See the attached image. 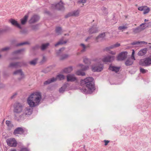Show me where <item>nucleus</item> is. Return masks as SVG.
I'll return each instance as SVG.
<instances>
[{"instance_id": "25", "label": "nucleus", "mask_w": 151, "mask_h": 151, "mask_svg": "<svg viewBox=\"0 0 151 151\" xmlns=\"http://www.w3.org/2000/svg\"><path fill=\"white\" fill-rule=\"evenodd\" d=\"M79 46L81 49V52H83L86 51V49L88 47V45H86L83 43H81L80 44Z\"/></svg>"}, {"instance_id": "14", "label": "nucleus", "mask_w": 151, "mask_h": 151, "mask_svg": "<svg viewBox=\"0 0 151 151\" xmlns=\"http://www.w3.org/2000/svg\"><path fill=\"white\" fill-rule=\"evenodd\" d=\"M145 24V23H143L141 24L138 27L134 29H133L134 32L135 33H137L144 30L145 28V26L144 25Z\"/></svg>"}, {"instance_id": "35", "label": "nucleus", "mask_w": 151, "mask_h": 151, "mask_svg": "<svg viewBox=\"0 0 151 151\" xmlns=\"http://www.w3.org/2000/svg\"><path fill=\"white\" fill-rule=\"evenodd\" d=\"M133 63V61H132L131 59V58H129L128 59L126 60L125 64L126 65L128 66L132 65Z\"/></svg>"}, {"instance_id": "55", "label": "nucleus", "mask_w": 151, "mask_h": 151, "mask_svg": "<svg viewBox=\"0 0 151 151\" xmlns=\"http://www.w3.org/2000/svg\"><path fill=\"white\" fill-rule=\"evenodd\" d=\"M131 59H132L134 60H135V58H134V55H132Z\"/></svg>"}, {"instance_id": "50", "label": "nucleus", "mask_w": 151, "mask_h": 151, "mask_svg": "<svg viewBox=\"0 0 151 151\" xmlns=\"http://www.w3.org/2000/svg\"><path fill=\"white\" fill-rule=\"evenodd\" d=\"M20 151H29L28 150L27 148H22Z\"/></svg>"}, {"instance_id": "16", "label": "nucleus", "mask_w": 151, "mask_h": 151, "mask_svg": "<svg viewBox=\"0 0 151 151\" xmlns=\"http://www.w3.org/2000/svg\"><path fill=\"white\" fill-rule=\"evenodd\" d=\"M13 73L14 75H19L21 76V77L19 78V80H21L25 77V76L23 73L21 69L17 70L15 71Z\"/></svg>"}, {"instance_id": "36", "label": "nucleus", "mask_w": 151, "mask_h": 151, "mask_svg": "<svg viewBox=\"0 0 151 151\" xmlns=\"http://www.w3.org/2000/svg\"><path fill=\"white\" fill-rule=\"evenodd\" d=\"M56 32L58 35L60 34L62 32V29L61 27H56Z\"/></svg>"}, {"instance_id": "6", "label": "nucleus", "mask_w": 151, "mask_h": 151, "mask_svg": "<svg viewBox=\"0 0 151 151\" xmlns=\"http://www.w3.org/2000/svg\"><path fill=\"white\" fill-rule=\"evenodd\" d=\"M140 65L145 66H148L151 65V55L149 57L141 59L139 61Z\"/></svg>"}, {"instance_id": "4", "label": "nucleus", "mask_w": 151, "mask_h": 151, "mask_svg": "<svg viewBox=\"0 0 151 151\" xmlns=\"http://www.w3.org/2000/svg\"><path fill=\"white\" fill-rule=\"evenodd\" d=\"M65 76L62 74H59L57 75L56 78H52L45 81L44 84L45 85H47L53 82L56 81L57 79L59 80H62L64 79Z\"/></svg>"}, {"instance_id": "27", "label": "nucleus", "mask_w": 151, "mask_h": 151, "mask_svg": "<svg viewBox=\"0 0 151 151\" xmlns=\"http://www.w3.org/2000/svg\"><path fill=\"white\" fill-rule=\"evenodd\" d=\"M73 70V67L72 66H70L64 69L63 71L65 73H70Z\"/></svg>"}, {"instance_id": "7", "label": "nucleus", "mask_w": 151, "mask_h": 151, "mask_svg": "<svg viewBox=\"0 0 151 151\" xmlns=\"http://www.w3.org/2000/svg\"><path fill=\"white\" fill-rule=\"evenodd\" d=\"M103 65L100 62H98L91 66L92 70L94 72H100L103 70Z\"/></svg>"}, {"instance_id": "1", "label": "nucleus", "mask_w": 151, "mask_h": 151, "mask_svg": "<svg viewBox=\"0 0 151 151\" xmlns=\"http://www.w3.org/2000/svg\"><path fill=\"white\" fill-rule=\"evenodd\" d=\"M42 96L40 92H36L32 93L27 98V103L29 107H26L23 113L18 116L14 115V119L17 121L24 120L26 117L31 115L33 111L32 107L38 106L40 103Z\"/></svg>"}, {"instance_id": "53", "label": "nucleus", "mask_w": 151, "mask_h": 151, "mask_svg": "<svg viewBox=\"0 0 151 151\" xmlns=\"http://www.w3.org/2000/svg\"><path fill=\"white\" fill-rule=\"evenodd\" d=\"M91 38V37L89 36L87 37V38L85 40V41L87 42L88 40H89Z\"/></svg>"}, {"instance_id": "59", "label": "nucleus", "mask_w": 151, "mask_h": 151, "mask_svg": "<svg viewBox=\"0 0 151 151\" xmlns=\"http://www.w3.org/2000/svg\"><path fill=\"white\" fill-rule=\"evenodd\" d=\"M18 58L16 57V58H15L14 59H18Z\"/></svg>"}, {"instance_id": "49", "label": "nucleus", "mask_w": 151, "mask_h": 151, "mask_svg": "<svg viewBox=\"0 0 151 151\" xmlns=\"http://www.w3.org/2000/svg\"><path fill=\"white\" fill-rule=\"evenodd\" d=\"M101 9L102 11H105V13H106V12H107V9L105 7H103L102 8H101Z\"/></svg>"}, {"instance_id": "3", "label": "nucleus", "mask_w": 151, "mask_h": 151, "mask_svg": "<svg viewBox=\"0 0 151 151\" xmlns=\"http://www.w3.org/2000/svg\"><path fill=\"white\" fill-rule=\"evenodd\" d=\"M78 66L81 68V69L78 70L76 72V75L79 76H85L86 73L84 71L88 69V66H85L82 64H79Z\"/></svg>"}, {"instance_id": "10", "label": "nucleus", "mask_w": 151, "mask_h": 151, "mask_svg": "<svg viewBox=\"0 0 151 151\" xmlns=\"http://www.w3.org/2000/svg\"><path fill=\"white\" fill-rule=\"evenodd\" d=\"M138 9L139 11H143L144 14H147L150 10V8L146 6H139L138 8Z\"/></svg>"}, {"instance_id": "42", "label": "nucleus", "mask_w": 151, "mask_h": 151, "mask_svg": "<svg viewBox=\"0 0 151 151\" xmlns=\"http://www.w3.org/2000/svg\"><path fill=\"white\" fill-rule=\"evenodd\" d=\"M29 44V42H21V43L17 44L16 45V46H19Z\"/></svg>"}, {"instance_id": "18", "label": "nucleus", "mask_w": 151, "mask_h": 151, "mask_svg": "<svg viewBox=\"0 0 151 151\" xmlns=\"http://www.w3.org/2000/svg\"><path fill=\"white\" fill-rule=\"evenodd\" d=\"M9 22L13 25L17 27L20 29H22V27L15 20L13 19H11L9 20Z\"/></svg>"}, {"instance_id": "23", "label": "nucleus", "mask_w": 151, "mask_h": 151, "mask_svg": "<svg viewBox=\"0 0 151 151\" xmlns=\"http://www.w3.org/2000/svg\"><path fill=\"white\" fill-rule=\"evenodd\" d=\"M23 132V129L21 127H18L16 129L14 132V134L15 135L20 134H22Z\"/></svg>"}, {"instance_id": "45", "label": "nucleus", "mask_w": 151, "mask_h": 151, "mask_svg": "<svg viewBox=\"0 0 151 151\" xmlns=\"http://www.w3.org/2000/svg\"><path fill=\"white\" fill-rule=\"evenodd\" d=\"M140 71L141 73H145L147 72V70H145L142 68H140Z\"/></svg>"}, {"instance_id": "56", "label": "nucleus", "mask_w": 151, "mask_h": 151, "mask_svg": "<svg viewBox=\"0 0 151 151\" xmlns=\"http://www.w3.org/2000/svg\"><path fill=\"white\" fill-rule=\"evenodd\" d=\"M134 50H132V55H134Z\"/></svg>"}, {"instance_id": "51", "label": "nucleus", "mask_w": 151, "mask_h": 151, "mask_svg": "<svg viewBox=\"0 0 151 151\" xmlns=\"http://www.w3.org/2000/svg\"><path fill=\"white\" fill-rule=\"evenodd\" d=\"M17 95V93H14L13 95L12 96H11V98L12 99H13V98L14 97L16 96V95Z\"/></svg>"}, {"instance_id": "22", "label": "nucleus", "mask_w": 151, "mask_h": 151, "mask_svg": "<svg viewBox=\"0 0 151 151\" xmlns=\"http://www.w3.org/2000/svg\"><path fill=\"white\" fill-rule=\"evenodd\" d=\"M120 46V44L118 43H117L115 44L111 45V46L109 47H106L105 49V50L106 51H108L111 49H114V48L118 47Z\"/></svg>"}, {"instance_id": "40", "label": "nucleus", "mask_w": 151, "mask_h": 151, "mask_svg": "<svg viewBox=\"0 0 151 151\" xmlns=\"http://www.w3.org/2000/svg\"><path fill=\"white\" fill-rule=\"evenodd\" d=\"M10 29L9 27H6L5 29L1 28L0 29V34H1L4 32H6L7 30L9 29Z\"/></svg>"}, {"instance_id": "26", "label": "nucleus", "mask_w": 151, "mask_h": 151, "mask_svg": "<svg viewBox=\"0 0 151 151\" xmlns=\"http://www.w3.org/2000/svg\"><path fill=\"white\" fill-rule=\"evenodd\" d=\"M147 49L144 48L140 50L138 52V55L139 56H142L145 55L147 53Z\"/></svg>"}, {"instance_id": "58", "label": "nucleus", "mask_w": 151, "mask_h": 151, "mask_svg": "<svg viewBox=\"0 0 151 151\" xmlns=\"http://www.w3.org/2000/svg\"><path fill=\"white\" fill-rule=\"evenodd\" d=\"M144 21L145 22H147L148 21V20L147 19H145Z\"/></svg>"}, {"instance_id": "31", "label": "nucleus", "mask_w": 151, "mask_h": 151, "mask_svg": "<svg viewBox=\"0 0 151 151\" xmlns=\"http://www.w3.org/2000/svg\"><path fill=\"white\" fill-rule=\"evenodd\" d=\"M28 17V15H25L24 17L21 19V23L22 24H24L27 21Z\"/></svg>"}, {"instance_id": "39", "label": "nucleus", "mask_w": 151, "mask_h": 151, "mask_svg": "<svg viewBox=\"0 0 151 151\" xmlns=\"http://www.w3.org/2000/svg\"><path fill=\"white\" fill-rule=\"evenodd\" d=\"M128 28V27L126 25H123L122 26H119L118 27V29L120 30H122V31L123 30H125L127 29Z\"/></svg>"}, {"instance_id": "47", "label": "nucleus", "mask_w": 151, "mask_h": 151, "mask_svg": "<svg viewBox=\"0 0 151 151\" xmlns=\"http://www.w3.org/2000/svg\"><path fill=\"white\" fill-rule=\"evenodd\" d=\"M104 142H105V145L106 146L109 142L110 141L109 140H104Z\"/></svg>"}, {"instance_id": "33", "label": "nucleus", "mask_w": 151, "mask_h": 151, "mask_svg": "<svg viewBox=\"0 0 151 151\" xmlns=\"http://www.w3.org/2000/svg\"><path fill=\"white\" fill-rule=\"evenodd\" d=\"M49 45V43H47L42 44L41 47V49L42 50H44L46 49Z\"/></svg>"}, {"instance_id": "20", "label": "nucleus", "mask_w": 151, "mask_h": 151, "mask_svg": "<svg viewBox=\"0 0 151 151\" xmlns=\"http://www.w3.org/2000/svg\"><path fill=\"white\" fill-rule=\"evenodd\" d=\"M79 11L77 10L68 13L65 17L66 18H67L71 16H77L79 15Z\"/></svg>"}, {"instance_id": "2", "label": "nucleus", "mask_w": 151, "mask_h": 151, "mask_svg": "<svg viewBox=\"0 0 151 151\" xmlns=\"http://www.w3.org/2000/svg\"><path fill=\"white\" fill-rule=\"evenodd\" d=\"M93 81V78L92 77H87L81 81L80 84L82 86V91L84 93L91 94L95 90Z\"/></svg>"}, {"instance_id": "60", "label": "nucleus", "mask_w": 151, "mask_h": 151, "mask_svg": "<svg viewBox=\"0 0 151 151\" xmlns=\"http://www.w3.org/2000/svg\"><path fill=\"white\" fill-rule=\"evenodd\" d=\"M1 55H0V58H1Z\"/></svg>"}, {"instance_id": "48", "label": "nucleus", "mask_w": 151, "mask_h": 151, "mask_svg": "<svg viewBox=\"0 0 151 151\" xmlns=\"http://www.w3.org/2000/svg\"><path fill=\"white\" fill-rule=\"evenodd\" d=\"M109 51V50H108ZM109 53L111 54H112V55H115L116 54V52H113L111 51H110V50H109Z\"/></svg>"}, {"instance_id": "37", "label": "nucleus", "mask_w": 151, "mask_h": 151, "mask_svg": "<svg viewBox=\"0 0 151 151\" xmlns=\"http://www.w3.org/2000/svg\"><path fill=\"white\" fill-rule=\"evenodd\" d=\"M83 61L86 64L89 65L91 63L90 60L86 58H84Z\"/></svg>"}, {"instance_id": "19", "label": "nucleus", "mask_w": 151, "mask_h": 151, "mask_svg": "<svg viewBox=\"0 0 151 151\" xmlns=\"http://www.w3.org/2000/svg\"><path fill=\"white\" fill-rule=\"evenodd\" d=\"M120 69V67L113 66L112 65H110L109 68V70L114 72L116 73H117L119 72Z\"/></svg>"}, {"instance_id": "28", "label": "nucleus", "mask_w": 151, "mask_h": 151, "mask_svg": "<svg viewBox=\"0 0 151 151\" xmlns=\"http://www.w3.org/2000/svg\"><path fill=\"white\" fill-rule=\"evenodd\" d=\"M24 51V49H21L14 51L12 53L13 56H15L16 55L22 54Z\"/></svg>"}, {"instance_id": "44", "label": "nucleus", "mask_w": 151, "mask_h": 151, "mask_svg": "<svg viewBox=\"0 0 151 151\" xmlns=\"http://www.w3.org/2000/svg\"><path fill=\"white\" fill-rule=\"evenodd\" d=\"M65 49V48L64 47H62L60 48L56 52V54L57 55H59L60 52L64 50Z\"/></svg>"}, {"instance_id": "43", "label": "nucleus", "mask_w": 151, "mask_h": 151, "mask_svg": "<svg viewBox=\"0 0 151 151\" xmlns=\"http://www.w3.org/2000/svg\"><path fill=\"white\" fill-rule=\"evenodd\" d=\"M10 49V47H5L4 48H2L1 50H0V52L3 51H6V50H9Z\"/></svg>"}, {"instance_id": "54", "label": "nucleus", "mask_w": 151, "mask_h": 151, "mask_svg": "<svg viewBox=\"0 0 151 151\" xmlns=\"http://www.w3.org/2000/svg\"><path fill=\"white\" fill-rule=\"evenodd\" d=\"M36 27H37L36 26H35V25L33 26H32V28L33 29L35 30L36 29Z\"/></svg>"}, {"instance_id": "29", "label": "nucleus", "mask_w": 151, "mask_h": 151, "mask_svg": "<svg viewBox=\"0 0 151 151\" xmlns=\"http://www.w3.org/2000/svg\"><path fill=\"white\" fill-rule=\"evenodd\" d=\"M68 84L67 83L64 84L59 89V92L60 93H63L65 91L67 87Z\"/></svg>"}, {"instance_id": "5", "label": "nucleus", "mask_w": 151, "mask_h": 151, "mask_svg": "<svg viewBox=\"0 0 151 151\" xmlns=\"http://www.w3.org/2000/svg\"><path fill=\"white\" fill-rule=\"evenodd\" d=\"M13 107L14 112L16 114H19L23 110L24 106L21 103L17 102L14 104Z\"/></svg>"}, {"instance_id": "12", "label": "nucleus", "mask_w": 151, "mask_h": 151, "mask_svg": "<svg viewBox=\"0 0 151 151\" xmlns=\"http://www.w3.org/2000/svg\"><path fill=\"white\" fill-rule=\"evenodd\" d=\"M77 79V78L73 74H69L67 76V79L68 82H74Z\"/></svg>"}, {"instance_id": "11", "label": "nucleus", "mask_w": 151, "mask_h": 151, "mask_svg": "<svg viewBox=\"0 0 151 151\" xmlns=\"http://www.w3.org/2000/svg\"><path fill=\"white\" fill-rule=\"evenodd\" d=\"M114 59V57L113 56L108 55L105 56L102 60V61L104 63L111 62Z\"/></svg>"}, {"instance_id": "57", "label": "nucleus", "mask_w": 151, "mask_h": 151, "mask_svg": "<svg viewBox=\"0 0 151 151\" xmlns=\"http://www.w3.org/2000/svg\"><path fill=\"white\" fill-rule=\"evenodd\" d=\"M10 151H16V150L15 149H12L10 150Z\"/></svg>"}, {"instance_id": "17", "label": "nucleus", "mask_w": 151, "mask_h": 151, "mask_svg": "<svg viewBox=\"0 0 151 151\" xmlns=\"http://www.w3.org/2000/svg\"><path fill=\"white\" fill-rule=\"evenodd\" d=\"M98 30L96 25H93L89 29L88 32L89 34H92L98 32Z\"/></svg>"}, {"instance_id": "13", "label": "nucleus", "mask_w": 151, "mask_h": 151, "mask_svg": "<svg viewBox=\"0 0 151 151\" xmlns=\"http://www.w3.org/2000/svg\"><path fill=\"white\" fill-rule=\"evenodd\" d=\"M127 52H123L119 54L118 56L117 60H122L125 59L127 57Z\"/></svg>"}, {"instance_id": "30", "label": "nucleus", "mask_w": 151, "mask_h": 151, "mask_svg": "<svg viewBox=\"0 0 151 151\" xmlns=\"http://www.w3.org/2000/svg\"><path fill=\"white\" fill-rule=\"evenodd\" d=\"M147 43V42L145 41H135L132 43L131 44L132 45H142Z\"/></svg>"}, {"instance_id": "52", "label": "nucleus", "mask_w": 151, "mask_h": 151, "mask_svg": "<svg viewBox=\"0 0 151 151\" xmlns=\"http://www.w3.org/2000/svg\"><path fill=\"white\" fill-rule=\"evenodd\" d=\"M86 0H81L80 2L82 3H85L86 2Z\"/></svg>"}, {"instance_id": "9", "label": "nucleus", "mask_w": 151, "mask_h": 151, "mask_svg": "<svg viewBox=\"0 0 151 151\" xmlns=\"http://www.w3.org/2000/svg\"><path fill=\"white\" fill-rule=\"evenodd\" d=\"M7 145L10 146L15 147L17 145V142L14 138H11L8 139L6 140Z\"/></svg>"}, {"instance_id": "38", "label": "nucleus", "mask_w": 151, "mask_h": 151, "mask_svg": "<svg viewBox=\"0 0 151 151\" xmlns=\"http://www.w3.org/2000/svg\"><path fill=\"white\" fill-rule=\"evenodd\" d=\"M69 56V55L68 54H63L61 56L60 59V60H63L67 58Z\"/></svg>"}, {"instance_id": "32", "label": "nucleus", "mask_w": 151, "mask_h": 151, "mask_svg": "<svg viewBox=\"0 0 151 151\" xmlns=\"http://www.w3.org/2000/svg\"><path fill=\"white\" fill-rule=\"evenodd\" d=\"M67 42V41H63V39H61L58 42H57L55 45V46L57 47L58 45H61L64 44H65Z\"/></svg>"}, {"instance_id": "8", "label": "nucleus", "mask_w": 151, "mask_h": 151, "mask_svg": "<svg viewBox=\"0 0 151 151\" xmlns=\"http://www.w3.org/2000/svg\"><path fill=\"white\" fill-rule=\"evenodd\" d=\"M52 7L54 9L58 10H63L65 9L64 4L61 1H60L57 4L52 5Z\"/></svg>"}, {"instance_id": "34", "label": "nucleus", "mask_w": 151, "mask_h": 151, "mask_svg": "<svg viewBox=\"0 0 151 151\" xmlns=\"http://www.w3.org/2000/svg\"><path fill=\"white\" fill-rule=\"evenodd\" d=\"M38 60V58H36L29 61V63L31 65H35L36 64Z\"/></svg>"}, {"instance_id": "24", "label": "nucleus", "mask_w": 151, "mask_h": 151, "mask_svg": "<svg viewBox=\"0 0 151 151\" xmlns=\"http://www.w3.org/2000/svg\"><path fill=\"white\" fill-rule=\"evenodd\" d=\"M105 33H103L99 35L96 38L95 40L96 42L102 40L105 36Z\"/></svg>"}, {"instance_id": "15", "label": "nucleus", "mask_w": 151, "mask_h": 151, "mask_svg": "<svg viewBox=\"0 0 151 151\" xmlns=\"http://www.w3.org/2000/svg\"><path fill=\"white\" fill-rule=\"evenodd\" d=\"M40 19L39 17L37 15H33L29 21L30 24L34 23L38 21Z\"/></svg>"}, {"instance_id": "46", "label": "nucleus", "mask_w": 151, "mask_h": 151, "mask_svg": "<svg viewBox=\"0 0 151 151\" xmlns=\"http://www.w3.org/2000/svg\"><path fill=\"white\" fill-rule=\"evenodd\" d=\"M47 58L43 56L42 57V60L40 61V63L41 64L43 63L46 61Z\"/></svg>"}, {"instance_id": "41", "label": "nucleus", "mask_w": 151, "mask_h": 151, "mask_svg": "<svg viewBox=\"0 0 151 151\" xmlns=\"http://www.w3.org/2000/svg\"><path fill=\"white\" fill-rule=\"evenodd\" d=\"M6 124L9 128H10L13 126V125L9 121H6Z\"/></svg>"}, {"instance_id": "21", "label": "nucleus", "mask_w": 151, "mask_h": 151, "mask_svg": "<svg viewBox=\"0 0 151 151\" xmlns=\"http://www.w3.org/2000/svg\"><path fill=\"white\" fill-rule=\"evenodd\" d=\"M21 66V63L20 62L12 63L10 64L9 67L16 68Z\"/></svg>"}]
</instances>
